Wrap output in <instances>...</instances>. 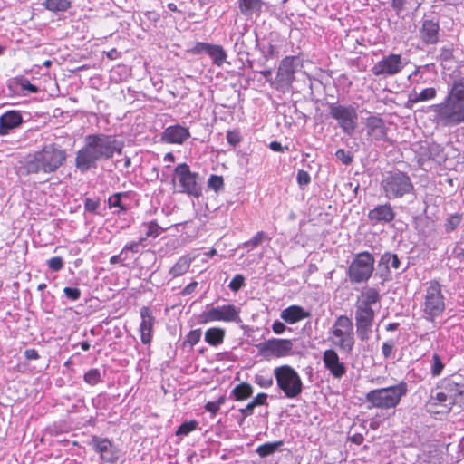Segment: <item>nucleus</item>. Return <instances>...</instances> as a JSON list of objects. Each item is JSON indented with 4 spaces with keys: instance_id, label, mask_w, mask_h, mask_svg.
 Returning <instances> with one entry per match:
<instances>
[{
    "instance_id": "obj_1",
    "label": "nucleus",
    "mask_w": 464,
    "mask_h": 464,
    "mask_svg": "<svg viewBox=\"0 0 464 464\" xmlns=\"http://www.w3.org/2000/svg\"><path fill=\"white\" fill-rule=\"evenodd\" d=\"M122 142L115 135L105 133L89 134L84 145L76 152L74 165L81 173L96 169L101 160H109L115 154H121Z\"/></svg>"
},
{
    "instance_id": "obj_2",
    "label": "nucleus",
    "mask_w": 464,
    "mask_h": 464,
    "mask_svg": "<svg viewBox=\"0 0 464 464\" xmlns=\"http://www.w3.org/2000/svg\"><path fill=\"white\" fill-rule=\"evenodd\" d=\"M433 121L442 127L464 123V77L454 80L444 100L430 106Z\"/></svg>"
},
{
    "instance_id": "obj_3",
    "label": "nucleus",
    "mask_w": 464,
    "mask_h": 464,
    "mask_svg": "<svg viewBox=\"0 0 464 464\" xmlns=\"http://www.w3.org/2000/svg\"><path fill=\"white\" fill-rule=\"evenodd\" d=\"M67 158V153L57 143H49L44 145L40 150L28 154L21 161L20 170L22 174H50L55 172L63 165Z\"/></svg>"
},
{
    "instance_id": "obj_4",
    "label": "nucleus",
    "mask_w": 464,
    "mask_h": 464,
    "mask_svg": "<svg viewBox=\"0 0 464 464\" xmlns=\"http://www.w3.org/2000/svg\"><path fill=\"white\" fill-rule=\"evenodd\" d=\"M380 300L381 295L373 287L363 289L357 297L354 304V320L356 334L362 342H367L370 339L375 318V311L372 306L378 304Z\"/></svg>"
},
{
    "instance_id": "obj_5",
    "label": "nucleus",
    "mask_w": 464,
    "mask_h": 464,
    "mask_svg": "<svg viewBox=\"0 0 464 464\" xmlns=\"http://www.w3.org/2000/svg\"><path fill=\"white\" fill-rule=\"evenodd\" d=\"M408 392L409 385L404 381L395 385L372 390L365 394L367 409H395Z\"/></svg>"
},
{
    "instance_id": "obj_6",
    "label": "nucleus",
    "mask_w": 464,
    "mask_h": 464,
    "mask_svg": "<svg viewBox=\"0 0 464 464\" xmlns=\"http://www.w3.org/2000/svg\"><path fill=\"white\" fill-rule=\"evenodd\" d=\"M420 309L422 317L429 322H434L443 314L446 309L445 296L442 293V285L438 281H430L426 287Z\"/></svg>"
},
{
    "instance_id": "obj_7",
    "label": "nucleus",
    "mask_w": 464,
    "mask_h": 464,
    "mask_svg": "<svg viewBox=\"0 0 464 464\" xmlns=\"http://www.w3.org/2000/svg\"><path fill=\"white\" fill-rule=\"evenodd\" d=\"M172 183L178 186V192L198 198L202 196V181L198 172H193L190 167L183 162L178 164L172 176Z\"/></svg>"
},
{
    "instance_id": "obj_8",
    "label": "nucleus",
    "mask_w": 464,
    "mask_h": 464,
    "mask_svg": "<svg viewBox=\"0 0 464 464\" xmlns=\"http://www.w3.org/2000/svg\"><path fill=\"white\" fill-rule=\"evenodd\" d=\"M384 196L388 199L401 198L414 192V185L411 177L403 171H390L382 180Z\"/></svg>"
},
{
    "instance_id": "obj_9",
    "label": "nucleus",
    "mask_w": 464,
    "mask_h": 464,
    "mask_svg": "<svg viewBox=\"0 0 464 464\" xmlns=\"http://www.w3.org/2000/svg\"><path fill=\"white\" fill-rule=\"evenodd\" d=\"M276 385L287 399L297 398L303 392V382L298 372L289 365H281L274 369Z\"/></svg>"
},
{
    "instance_id": "obj_10",
    "label": "nucleus",
    "mask_w": 464,
    "mask_h": 464,
    "mask_svg": "<svg viewBox=\"0 0 464 464\" xmlns=\"http://www.w3.org/2000/svg\"><path fill=\"white\" fill-rule=\"evenodd\" d=\"M329 117L334 120L342 131L352 136L357 128L358 113L353 104H342L339 102L326 103Z\"/></svg>"
},
{
    "instance_id": "obj_11",
    "label": "nucleus",
    "mask_w": 464,
    "mask_h": 464,
    "mask_svg": "<svg viewBox=\"0 0 464 464\" xmlns=\"http://www.w3.org/2000/svg\"><path fill=\"white\" fill-rule=\"evenodd\" d=\"M302 66V60L299 56H285L280 62L276 79L271 82V85L283 93L290 92L295 81V73Z\"/></svg>"
},
{
    "instance_id": "obj_12",
    "label": "nucleus",
    "mask_w": 464,
    "mask_h": 464,
    "mask_svg": "<svg viewBox=\"0 0 464 464\" xmlns=\"http://www.w3.org/2000/svg\"><path fill=\"white\" fill-rule=\"evenodd\" d=\"M374 256L368 251L355 255L348 266L347 276L352 284L367 282L374 271Z\"/></svg>"
},
{
    "instance_id": "obj_13",
    "label": "nucleus",
    "mask_w": 464,
    "mask_h": 464,
    "mask_svg": "<svg viewBox=\"0 0 464 464\" xmlns=\"http://www.w3.org/2000/svg\"><path fill=\"white\" fill-rule=\"evenodd\" d=\"M240 312L241 309L235 304L207 306V309L198 315L197 322L200 324L219 321L241 324Z\"/></svg>"
},
{
    "instance_id": "obj_14",
    "label": "nucleus",
    "mask_w": 464,
    "mask_h": 464,
    "mask_svg": "<svg viewBox=\"0 0 464 464\" xmlns=\"http://www.w3.org/2000/svg\"><path fill=\"white\" fill-rule=\"evenodd\" d=\"M293 342L290 339L272 338L256 344L258 353L264 357H285L292 353Z\"/></svg>"
},
{
    "instance_id": "obj_15",
    "label": "nucleus",
    "mask_w": 464,
    "mask_h": 464,
    "mask_svg": "<svg viewBox=\"0 0 464 464\" xmlns=\"http://www.w3.org/2000/svg\"><path fill=\"white\" fill-rule=\"evenodd\" d=\"M87 444L99 454L102 461L112 464L118 461L120 450L108 438L92 435Z\"/></svg>"
},
{
    "instance_id": "obj_16",
    "label": "nucleus",
    "mask_w": 464,
    "mask_h": 464,
    "mask_svg": "<svg viewBox=\"0 0 464 464\" xmlns=\"http://www.w3.org/2000/svg\"><path fill=\"white\" fill-rule=\"evenodd\" d=\"M401 266V260L399 256L391 251H386L382 254L378 264H377V272L375 276L379 277L382 282L381 284L383 285L384 283L390 282L393 279L392 276V269L399 270Z\"/></svg>"
},
{
    "instance_id": "obj_17",
    "label": "nucleus",
    "mask_w": 464,
    "mask_h": 464,
    "mask_svg": "<svg viewBox=\"0 0 464 464\" xmlns=\"http://www.w3.org/2000/svg\"><path fill=\"white\" fill-rule=\"evenodd\" d=\"M403 67L401 55L390 53L372 66V72L374 76H393L401 72Z\"/></svg>"
},
{
    "instance_id": "obj_18",
    "label": "nucleus",
    "mask_w": 464,
    "mask_h": 464,
    "mask_svg": "<svg viewBox=\"0 0 464 464\" xmlns=\"http://www.w3.org/2000/svg\"><path fill=\"white\" fill-rule=\"evenodd\" d=\"M189 53L194 55L206 53L211 59L212 63L218 67H221L225 63H227V52L223 46L219 44L197 42L189 50Z\"/></svg>"
},
{
    "instance_id": "obj_19",
    "label": "nucleus",
    "mask_w": 464,
    "mask_h": 464,
    "mask_svg": "<svg viewBox=\"0 0 464 464\" xmlns=\"http://www.w3.org/2000/svg\"><path fill=\"white\" fill-rule=\"evenodd\" d=\"M450 400V396H447L443 390H432L425 404L426 411L430 414L450 413L454 406Z\"/></svg>"
},
{
    "instance_id": "obj_20",
    "label": "nucleus",
    "mask_w": 464,
    "mask_h": 464,
    "mask_svg": "<svg viewBox=\"0 0 464 464\" xmlns=\"http://www.w3.org/2000/svg\"><path fill=\"white\" fill-rule=\"evenodd\" d=\"M366 132L374 141H385L387 140V127L382 118L378 115H371L365 121Z\"/></svg>"
},
{
    "instance_id": "obj_21",
    "label": "nucleus",
    "mask_w": 464,
    "mask_h": 464,
    "mask_svg": "<svg viewBox=\"0 0 464 464\" xmlns=\"http://www.w3.org/2000/svg\"><path fill=\"white\" fill-rule=\"evenodd\" d=\"M324 367L336 379L342 378L346 373V366L340 361L339 355L334 349L325 350L323 353Z\"/></svg>"
},
{
    "instance_id": "obj_22",
    "label": "nucleus",
    "mask_w": 464,
    "mask_h": 464,
    "mask_svg": "<svg viewBox=\"0 0 464 464\" xmlns=\"http://www.w3.org/2000/svg\"><path fill=\"white\" fill-rule=\"evenodd\" d=\"M189 137L188 128L180 124L170 125L161 133V140L169 144H182Z\"/></svg>"
},
{
    "instance_id": "obj_23",
    "label": "nucleus",
    "mask_w": 464,
    "mask_h": 464,
    "mask_svg": "<svg viewBox=\"0 0 464 464\" xmlns=\"http://www.w3.org/2000/svg\"><path fill=\"white\" fill-rule=\"evenodd\" d=\"M140 317V340L143 344L150 345L152 340V331L155 324V317L153 316L151 310L147 306L141 307Z\"/></svg>"
},
{
    "instance_id": "obj_24",
    "label": "nucleus",
    "mask_w": 464,
    "mask_h": 464,
    "mask_svg": "<svg viewBox=\"0 0 464 464\" xmlns=\"http://www.w3.org/2000/svg\"><path fill=\"white\" fill-rule=\"evenodd\" d=\"M235 37L234 43V51L238 55L249 54V50L253 44L258 45L257 34L254 33H238L237 34H231L230 38L233 40Z\"/></svg>"
},
{
    "instance_id": "obj_25",
    "label": "nucleus",
    "mask_w": 464,
    "mask_h": 464,
    "mask_svg": "<svg viewBox=\"0 0 464 464\" xmlns=\"http://www.w3.org/2000/svg\"><path fill=\"white\" fill-rule=\"evenodd\" d=\"M395 211L390 203L380 204L368 212V218L372 224H388L394 220Z\"/></svg>"
},
{
    "instance_id": "obj_26",
    "label": "nucleus",
    "mask_w": 464,
    "mask_h": 464,
    "mask_svg": "<svg viewBox=\"0 0 464 464\" xmlns=\"http://www.w3.org/2000/svg\"><path fill=\"white\" fill-rule=\"evenodd\" d=\"M419 35L421 42L427 45L437 44L440 38L439 22L432 19L424 20L419 30Z\"/></svg>"
},
{
    "instance_id": "obj_27",
    "label": "nucleus",
    "mask_w": 464,
    "mask_h": 464,
    "mask_svg": "<svg viewBox=\"0 0 464 464\" xmlns=\"http://www.w3.org/2000/svg\"><path fill=\"white\" fill-rule=\"evenodd\" d=\"M331 334L335 338L333 343L340 350L350 353L354 346L355 339L353 330L342 331L340 329L331 330Z\"/></svg>"
},
{
    "instance_id": "obj_28",
    "label": "nucleus",
    "mask_w": 464,
    "mask_h": 464,
    "mask_svg": "<svg viewBox=\"0 0 464 464\" xmlns=\"http://www.w3.org/2000/svg\"><path fill=\"white\" fill-rule=\"evenodd\" d=\"M23 123V117L19 111H8L0 116V136H5Z\"/></svg>"
},
{
    "instance_id": "obj_29",
    "label": "nucleus",
    "mask_w": 464,
    "mask_h": 464,
    "mask_svg": "<svg viewBox=\"0 0 464 464\" xmlns=\"http://www.w3.org/2000/svg\"><path fill=\"white\" fill-rule=\"evenodd\" d=\"M311 316V313L306 311L300 305H290L285 309L282 310L280 313L281 319L289 324H294L297 322H300L305 318H309Z\"/></svg>"
},
{
    "instance_id": "obj_30",
    "label": "nucleus",
    "mask_w": 464,
    "mask_h": 464,
    "mask_svg": "<svg viewBox=\"0 0 464 464\" xmlns=\"http://www.w3.org/2000/svg\"><path fill=\"white\" fill-rule=\"evenodd\" d=\"M438 389L443 390L447 396H450L452 405L460 403L464 394V384H459L452 380H443Z\"/></svg>"
},
{
    "instance_id": "obj_31",
    "label": "nucleus",
    "mask_w": 464,
    "mask_h": 464,
    "mask_svg": "<svg viewBox=\"0 0 464 464\" xmlns=\"http://www.w3.org/2000/svg\"><path fill=\"white\" fill-rule=\"evenodd\" d=\"M240 13L246 17L259 16L262 12V0H238Z\"/></svg>"
},
{
    "instance_id": "obj_32",
    "label": "nucleus",
    "mask_w": 464,
    "mask_h": 464,
    "mask_svg": "<svg viewBox=\"0 0 464 464\" xmlns=\"http://www.w3.org/2000/svg\"><path fill=\"white\" fill-rule=\"evenodd\" d=\"M129 198V192L115 193L109 197L108 207L111 209L113 208H118V209L114 210L113 213L120 216L121 213H126L127 210L129 209V206L125 202V199Z\"/></svg>"
},
{
    "instance_id": "obj_33",
    "label": "nucleus",
    "mask_w": 464,
    "mask_h": 464,
    "mask_svg": "<svg viewBox=\"0 0 464 464\" xmlns=\"http://www.w3.org/2000/svg\"><path fill=\"white\" fill-rule=\"evenodd\" d=\"M145 238H139L137 241H130L127 243L121 249L122 256L127 261L128 265L136 259L135 256L141 252L142 248L146 247Z\"/></svg>"
},
{
    "instance_id": "obj_34",
    "label": "nucleus",
    "mask_w": 464,
    "mask_h": 464,
    "mask_svg": "<svg viewBox=\"0 0 464 464\" xmlns=\"http://www.w3.org/2000/svg\"><path fill=\"white\" fill-rule=\"evenodd\" d=\"M226 331L220 327H211L205 332V342L211 346H218L224 342Z\"/></svg>"
},
{
    "instance_id": "obj_35",
    "label": "nucleus",
    "mask_w": 464,
    "mask_h": 464,
    "mask_svg": "<svg viewBox=\"0 0 464 464\" xmlns=\"http://www.w3.org/2000/svg\"><path fill=\"white\" fill-rule=\"evenodd\" d=\"M284 445V440H276L273 442H266L262 445H259L256 452L258 454L261 458H266L270 455H273L274 453L280 451L281 448Z\"/></svg>"
},
{
    "instance_id": "obj_36",
    "label": "nucleus",
    "mask_w": 464,
    "mask_h": 464,
    "mask_svg": "<svg viewBox=\"0 0 464 464\" xmlns=\"http://www.w3.org/2000/svg\"><path fill=\"white\" fill-rule=\"evenodd\" d=\"M253 387L247 382L237 384L231 392L230 398L236 401H245L252 396Z\"/></svg>"
},
{
    "instance_id": "obj_37",
    "label": "nucleus",
    "mask_w": 464,
    "mask_h": 464,
    "mask_svg": "<svg viewBox=\"0 0 464 464\" xmlns=\"http://www.w3.org/2000/svg\"><path fill=\"white\" fill-rule=\"evenodd\" d=\"M191 258L187 256H180L174 266L169 269L172 277H178L188 272L191 264Z\"/></svg>"
},
{
    "instance_id": "obj_38",
    "label": "nucleus",
    "mask_w": 464,
    "mask_h": 464,
    "mask_svg": "<svg viewBox=\"0 0 464 464\" xmlns=\"http://www.w3.org/2000/svg\"><path fill=\"white\" fill-rule=\"evenodd\" d=\"M436 89L433 87H429L422 90L420 92H412L411 93H410L408 102L417 103L420 102L432 100L436 97Z\"/></svg>"
},
{
    "instance_id": "obj_39",
    "label": "nucleus",
    "mask_w": 464,
    "mask_h": 464,
    "mask_svg": "<svg viewBox=\"0 0 464 464\" xmlns=\"http://www.w3.org/2000/svg\"><path fill=\"white\" fill-rule=\"evenodd\" d=\"M44 7L51 12H65L72 7L71 0H45L43 3Z\"/></svg>"
},
{
    "instance_id": "obj_40",
    "label": "nucleus",
    "mask_w": 464,
    "mask_h": 464,
    "mask_svg": "<svg viewBox=\"0 0 464 464\" xmlns=\"http://www.w3.org/2000/svg\"><path fill=\"white\" fill-rule=\"evenodd\" d=\"M83 381L90 386H95L103 382L101 371L98 368L88 370L83 375Z\"/></svg>"
},
{
    "instance_id": "obj_41",
    "label": "nucleus",
    "mask_w": 464,
    "mask_h": 464,
    "mask_svg": "<svg viewBox=\"0 0 464 464\" xmlns=\"http://www.w3.org/2000/svg\"><path fill=\"white\" fill-rule=\"evenodd\" d=\"M143 226L146 227V232L144 237H140V238H145V242L149 237L156 238L158 237L163 229L157 223V221L152 220L148 223H144Z\"/></svg>"
},
{
    "instance_id": "obj_42",
    "label": "nucleus",
    "mask_w": 464,
    "mask_h": 464,
    "mask_svg": "<svg viewBox=\"0 0 464 464\" xmlns=\"http://www.w3.org/2000/svg\"><path fill=\"white\" fill-rule=\"evenodd\" d=\"M201 329H195L188 332L186 335L185 340L182 342V348L189 346L191 349L196 345L201 338Z\"/></svg>"
},
{
    "instance_id": "obj_43",
    "label": "nucleus",
    "mask_w": 464,
    "mask_h": 464,
    "mask_svg": "<svg viewBox=\"0 0 464 464\" xmlns=\"http://www.w3.org/2000/svg\"><path fill=\"white\" fill-rule=\"evenodd\" d=\"M444 368L445 363L443 362L441 357L436 353H433L431 359L430 374L433 377H438L442 373Z\"/></svg>"
},
{
    "instance_id": "obj_44",
    "label": "nucleus",
    "mask_w": 464,
    "mask_h": 464,
    "mask_svg": "<svg viewBox=\"0 0 464 464\" xmlns=\"http://www.w3.org/2000/svg\"><path fill=\"white\" fill-rule=\"evenodd\" d=\"M198 427V422L195 420L185 421L179 426L176 430V435L179 437L188 436L190 432L196 430Z\"/></svg>"
},
{
    "instance_id": "obj_45",
    "label": "nucleus",
    "mask_w": 464,
    "mask_h": 464,
    "mask_svg": "<svg viewBox=\"0 0 464 464\" xmlns=\"http://www.w3.org/2000/svg\"><path fill=\"white\" fill-rule=\"evenodd\" d=\"M340 329L342 331L353 330L352 320L346 315H340L336 318L332 330Z\"/></svg>"
},
{
    "instance_id": "obj_46",
    "label": "nucleus",
    "mask_w": 464,
    "mask_h": 464,
    "mask_svg": "<svg viewBox=\"0 0 464 464\" xmlns=\"http://www.w3.org/2000/svg\"><path fill=\"white\" fill-rule=\"evenodd\" d=\"M14 83L20 87L22 91H28L31 93L38 92V87L32 84L28 79L24 77L14 78Z\"/></svg>"
},
{
    "instance_id": "obj_47",
    "label": "nucleus",
    "mask_w": 464,
    "mask_h": 464,
    "mask_svg": "<svg viewBox=\"0 0 464 464\" xmlns=\"http://www.w3.org/2000/svg\"><path fill=\"white\" fill-rule=\"evenodd\" d=\"M266 238H268L266 233L259 231L250 240L245 242L244 246L249 248V250H253L261 245Z\"/></svg>"
},
{
    "instance_id": "obj_48",
    "label": "nucleus",
    "mask_w": 464,
    "mask_h": 464,
    "mask_svg": "<svg viewBox=\"0 0 464 464\" xmlns=\"http://www.w3.org/2000/svg\"><path fill=\"white\" fill-rule=\"evenodd\" d=\"M462 220V215L460 214H453L447 218L445 221V229L446 232L450 233L454 231L458 226L460 224Z\"/></svg>"
},
{
    "instance_id": "obj_49",
    "label": "nucleus",
    "mask_w": 464,
    "mask_h": 464,
    "mask_svg": "<svg viewBox=\"0 0 464 464\" xmlns=\"http://www.w3.org/2000/svg\"><path fill=\"white\" fill-rule=\"evenodd\" d=\"M208 186L209 188L218 192L224 188V179L222 176L212 174L208 179Z\"/></svg>"
},
{
    "instance_id": "obj_50",
    "label": "nucleus",
    "mask_w": 464,
    "mask_h": 464,
    "mask_svg": "<svg viewBox=\"0 0 464 464\" xmlns=\"http://www.w3.org/2000/svg\"><path fill=\"white\" fill-rule=\"evenodd\" d=\"M395 341L392 339L387 340L382 345V353L384 359L394 357Z\"/></svg>"
},
{
    "instance_id": "obj_51",
    "label": "nucleus",
    "mask_w": 464,
    "mask_h": 464,
    "mask_svg": "<svg viewBox=\"0 0 464 464\" xmlns=\"http://www.w3.org/2000/svg\"><path fill=\"white\" fill-rule=\"evenodd\" d=\"M64 296L72 301L76 302L81 298L82 292L78 287L66 286L63 290Z\"/></svg>"
},
{
    "instance_id": "obj_52",
    "label": "nucleus",
    "mask_w": 464,
    "mask_h": 464,
    "mask_svg": "<svg viewBox=\"0 0 464 464\" xmlns=\"http://www.w3.org/2000/svg\"><path fill=\"white\" fill-rule=\"evenodd\" d=\"M227 142L232 146L236 147L242 141V135L237 130H228L226 134Z\"/></svg>"
},
{
    "instance_id": "obj_53",
    "label": "nucleus",
    "mask_w": 464,
    "mask_h": 464,
    "mask_svg": "<svg viewBox=\"0 0 464 464\" xmlns=\"http://www.w3.org/2000/svg\"><path fill=\"white\" fill-rule=\"evenodd\" d=\"M239 415L236 416L238 426H242L245 422L246 418L251 416L254 413V408L249 403L245 407L238 410Z\"/></svg>"
},
{
    "instance_id": "obj_54",
    "label": "nucleus",
    "mask_w": 464,
    "mask_h": 464,
    "mask_svg": "<svg viewBox=\"0 0 464 464\" xmlns=\"http://www.w3.org/2000/svg\"><path fill=\"white\" fill-rule=\"evenodd\" d=\"M245 276L241 274L236 275L230 281L228 287L233 292H238L243 286H245Z\"/></svg>"
},
{
    "instance_id": "obj_55",
    "label": "nucleus",
    "mask_w": 464,
    "mask_h": 464,
    "mask_svg": "<svg viewBox=\"0 0 464 464\" xmlns=\"http://www.w3.org/2000/svg\"><path fill=\"white\" fill-rule=\"evenodd\" d=\"M335 157L344 165H350L353 159L352 152L344 149H338L335 152Z\"/></svg>"
},
{
    "instance_id": "obj_56",
    "label": "nucleus",
    "mask_w": 464,
    "mask_h": 464,
    "mask_svg": "<svg viewBox=\"0 0 464 464\" xmlns=\"http://www.w3.org/2000/svg\"><path fill=\"white\" fill-rule=\"evenodd\" d=\"M254 382L261 388L267 389L273 385L274 380L272 376L256 374Z\"/></svg>"
},
{
    "instance_id": "obj_57",
    "label": "nucleus",
    "mask_w": 464,
    "mask_h": 464,
    "mask_svg": "<svg viewBox=\"0 0 464 464\" xmlns=\"http://www.w3.org/2000/svg\"><path fill=\"white\" fill-rule=\"evenodd\" d=\"M296 181L299 187L304 189L306 186L310 184L311 176L307 171L304 169H299L296 174Z\"/></svg>"
},
{
    "instance_id": "obj_58",
    "label": "nucleus",
    "mask_w": 464,
    "mask_h": 464,
    "mask_svg": "<svg viewBox=\"0 0 464 464\" xmlns=\"http://www.w3.org/2000/svg\"><path fill=\"white\" fill-rule=\"evenodd\" d=\"M47 266L52 271L58 272L63 268L64 261L61 256H53L47 260Z\"/></svg>"
},
{
    "instance_id": "obj_59",
    "label": "nucleus",
    "mask_w": 464,
    "mask_h": 464,
    "mask_svg": "<svg viewBox=\"0 0 464 464\" xmlns=\"http://www.w3.org/2000/svg\"><path fill=\"white\" fill-rule=\"evenodd\" d=\"M100 206L99 198H86L84 199V209L92 214H96Z\"/></svg>"
},
{
    "instance_id": "obj_60",
    "label": "nucleus",
    "mask_w": 464,
    "mask_h": 464,
    "mask_svg": "<svg viewBox=\"0 0 464 464\" xmlns=\"http://www.w3.org/2000/svg\"><path fill=\"white\" fill-rule=\"evenodd\" d=\"M422 79H423V72H421L420 67H416V69L409 76L410 82L411 83H415V84L425 82Z\"/></svg>"
},
{
    "instance_id": "obj_61",
    "label": "nucleus",
    "mask_w": 464,
    "mask_h": 464,
    "mask_svg": "<svg viewBox=\"0 0 464 464\" xmlns=\"http://www.w3.org/2000/svg\"><path fill=\"white\" fill-rule=\"evenodd\" d=\"M267 400V394L266 393H258L250 402L249 405H251L254 409L256 406H261L266 404Z\"/></svg>"
},
{
    "instance_id": "obj_62",
    "label": "nucleus",
    "mask_w": 464,
    "mask_h": 464,
    "mask_svg": "<svg viewBox=\"0 0 464 464\" xmlns=\"http://www.w3.org/2000/svg\"><path fill=\"white\" fill-rule=\"evenodd\" d=\"M111 265H120L121 266H128V263L122 256V252L121 251L118 255H114L110 258Z\"/></svg>"
},
{
    "instance_id": "obj_63",
    "label": "nucleus",
    "mask_w": 464,
    "mask_h": 464,
    "mask_svg": "<svg viewBox=\"0 0 464 464\" xmlns=\"http://www.w3.org/2000/svg\"><path fill=\"white\" fill-rule=\"evenodd\" d=\"M440 58L443 61H450L453 59V50L450 46H443L440 49Z\"/></svg>"
},
{
    "instance_id": "obj_64",
    "label": "nucleus",
    "mask_w": 464,
    "mask_h": 464,
    "mask_svg": "<svg viewBox=\"0 0 464 464\" xmlns=\"http://www.w3.org/2000/svg\"><path fill=\"white\" fill-rule=\"evenodd\" d=\"M286 329L287 327L285 325V324L277 320L275 321L272 324V330L276 334H282Z\"/></svg>"
}]
</instances>
